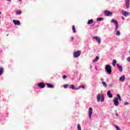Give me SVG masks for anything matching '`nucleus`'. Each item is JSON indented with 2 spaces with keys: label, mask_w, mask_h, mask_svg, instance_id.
<instances>
[{
  "label": "nucleus",
  "mask_w": 130,
  "mask_h": 130,
  "mask_svg": "<svg viewBox=\"0 0 130 130\" xmlns=\"http://www.w3.org/2000/svg\"><path fill=\"white\" fill-rule=\"evenodd\" d=\"M96 99L98 102H100V101H101V102H103L105 99L104 95L103 94V93L98 94L96 95Z\"/></svg>",
  "instance_id": "1"
},
{
  "label": "nucleus",
  "mask_w": 130,
  "mask_h": 130,
  "mask_svg": "<svg viewBox=\"0 0 130 130\" xmlns=\"http://www.w3.org/2000/svg\"><path fill=\"white\" fill-rule=\"evenodd\" d=\"M106 71L108 75H111V66L109 64L106 65Z\"/></svg>",
  "instance_id": "2"
},
{
  "label": "nucleus",
  "mask_w": 130,
  "mask_h": 130,
  "mask_svg": "<svg viewBox=\"0 0 130 130\" xmlns=\"http://www.w3.org/2000/svg\"><path fill=\"white\" fill-rule=\"evenodd\" d=\"M92 113H93V108H92V107H89L88 110V116L89 117V119H91V117L92 116Z\"/></svg>",
  "instance_id": "3"
},
{
  "label": "nucleus",
  "mask_w": 130,
  "mask_h": 130,
  "mask_svg": "<svg viewBox=\"0 0 130 130\" xmlns=\"http://www.w3.org/2000/svg\"><path fill=\"white\" fill-rule=\"evenodd\" d=\"M73 55L75 58H77V57H79V56L81 55V52H80V51L75 52L73 54Z\"/></svg>",
  "instance_id": "4"
},
{
  "label": "nucleus",
  "mask_w": 130,
  "mask_h": 130,
  "mask_svg": "<svg viewBox=\"0 0 130 130\" xmlns=\"http://www.w3.org/2000/svg\"><path fill=\"white\" fill-rule=\"evenodd\" d=\"M113 101L115 106H118V105H119V103H118V99H117V98H115L113 100Z\"/></svg>",
  "instance_id": "5"
},
{
  "label": "nucleus",
  "mask_w": 130,
  "mask_h": 130,
  "mask_svg": "<svg viewBox=\"0 0 130 130\" xmlns=\"http://www.w3.org/2000/svg\"><path fill=\"white\" fill-rule=\"evenodd\" d=\"M111 22H112V23H114V24H115L116 30L117 29H118V22H117V20H116L115 19H113L111 20Z\"/></svg>",
  "instance_id": "6"
},
{
  "label": "nucleus",
  "mask_w": 130,
  "mask_h": 130,
  "mask_svg": "<svg viewBox=\"0 0 130 130\" xmlns=\"http://www.w3.org/2000/svg\"><path fill=\"white\" fill-rule=\"evenodd\" d=\"M121 14L124 16V17H127V16H129V12L127 11H124V10H122L121 11Z\"/></svg>",
  "instance_id": "7"
},
{
  "label": "nucleus",
  "mask_w": 130,
  "mask_h": 130,
  "mask_svg": "<svg viewBox=\"0 0 130 130\" xmlns=\"http://www.w3.org/2000/svg\"><path fill=\"white\" fill-rule=\"evenodd\" d=\"M93 39H95L96 42H98L99 44H100V43H101V39H100V37L94 36L93 37Z\"/></svg>",
  "instance_id": "8"
},
{
  "label": "nucleus",
  "mask_w": 130,
  "mask_h": 130,
  "mask_svg": "<svg viewBox=\"0 0 130 130\" xmlns=\"http://www.w3.org/2000/svg\"><path fill=\"white\" fill-rule=\"evenodd\" d=\"M110 15H112V12L107 10L105 11V16L106 17H108V16H110Z\"/></svg>",
  "instance_id": "9"
},
{
  "label": "nucleus",
  "mask_w": 130,
  "mask_h": 130,
  "mask_svg": "<svg viewBox=\"0 0 130 130\" xmlns=\"http://www.w3.org/2000/svg\"><path fill=\"white\" fill-rule=\"evenodd\" d=\"M129 2H130V0H125V7L126 9H128V8H129Z\"/></svg>",
  "instance_id": "10"
},
{
  "label": "nucleus",
  "mask_w": 130,
  "mask_h": 130,
  "mask_svg": "<svg viewBox=\"0 0 130 130\" xmlns=\"http://www.w3.org/2000/svg\"><path fill=\"white\" fill-rule=\"evenodd\" d=\"M38 87H39V88H45V84H44V83H39L38 85Z\"/></svg>",
  "instance_id": "11"
},
{
  "label": "nucleus",
  "mask_w": 130,
  "mask_h": 130,
  "mask_svg": "<svg viewBox=\"0 0 130 130\" xmlns=\"http://www.w3.org/2000/svg\"><path fill=\"white\" fill-rule=\"evenodd\" d=\"M107 95L108 97H109V98H112V97H113V95H112V94L110 92V90L108 91V92L107 93Z\"/></svg>",
  "instance_id": "12"
},
{
  "label": "nucleus",
  "mask_w": 130,
  "mask_h": 130,
  "mask_svg": "<svg viewBox=\"0 0 130 130\" xmlns=\"http://www.w3.org/2000/svg\"><path fill=\"white\" fill-rule=\"evenodd\" d=\"M117 30H118V28L116 29V27H115V32H116V36H120V31H119Z\"/></svg>",
  "instance_id": "13"
},
{
  "label": "nucleus",
  "mask_w": 130,
  "mask_h": 130,
  "mask_svg": "<svg viewBox=\"0 0 130 130\" xmlns=\"http://www.w3.org/2000/svg\"><path fill=\"white\" fill-rule=\"evenodd\" d=\"M117 67L120 73H122V67L119 65V64H117Z\"/></svg>",
  "instance_id": "14"
},
{
  "label": "nucleus",
  "mask_w": 130,
  "mask_h": 130,
  "mask_svg": "<svg viewBox=\"0 0 130 130\" xmlns=\"http://www.w3.org/2000/svg\"><path fill=\"white\" fill-rule=\"evenodd\" d=\"M13 22L15 25H17L18 26L20 25V21L19 20H13Z\"/></svg>",
  "instance_id": "15"
},
{
  "label": "nucleus",
  "mask_w": 130,
  "mask_h": 130,
  "mask_svg": "<svg viewBox=\"0 0 130 130\" xmlns=\"http://www.w3.org/2000/svg\"><path fill=\"white\" fill-rule=\"evenodd\" d=\"M125 80V77L124 76V75H123L120 78L119 81H120L121 82H123Z\"/></svg>",
  "instance_id": "16"
},
{
  "label": "nucleus",
  "mask_w": 130,
  "mask_h": 130,
  "mask_svg": "<svg viewBox=\"0 0 130 130\" xmlns=\"http://www.w3.org/2000/svg\"><path fill=\"white\" fill-rule=\"evenodd\" d=\"M99 56H96L95 59L92 60L93 62H96V61H98V60H99Z\"/></svg>",
  "instance_id": "17"
},
{
  "label": "nucleus",
  "mask_w": 130,
  "mask_h": 130,
  "mask_svg": "<svg viewBox=\"0 0 130 130\" xmlns=\"http://www.w3.org/2000/svg\"><path fill=\"white\" fill-rule=\"evenodd\" d=\"M47 88H54L53 85L51 84H47Z\"/></svg>",
  "instance_id": "18"
},
{
  "label": "nucleus",
  "mask_w": 130,
  "mask_h": 130,
  "mask_svg": "<svg viewBox=\"0 0 130 130\" xmlns=\"http://www.w3.org/2000/svg\"><path fill=\"white\" fill-rule=\"evenodd\" d=\"M4 74V68H0V76H2Z\"/></svg>",
  "instance_id": "19"
},
{
  "label": "nucleus",
  "mask_w": 130,
  "mask_h": 130,
  "mask_svg": "<svg viewBox=\"0 0 130 130\" xmlns=\"http://www.w3.org/2000/svg\"><path fill=\"white\" fill-rule=\"evenodd\" d=\"M92 23H93V19L88 20V21L87 22L88 25H91V24H92Z\"/></svg>",
  "instance_id": "20"
},
{
  "label": "nucleus",
  "mask_w": 130,
  "mask_h": 130,
  "mask_svg": "<svg viewBox=\"0 0 130 130\" xmlns=\"http://www.w3.org/2000/svg\"><path fill=\"white\" fill-rule=\"evenodd\" d=\"M102 84L103 85L104 87H105V88H107V84L106 82L103 81L102 82Z\"/></svg>",
  "instance_id": "21"
},
{
  "label": "nucleus",
  "mask_w": 130,
  "mask_h": 130,
  "mask_svg": "<svg viewBox=\"0 0 130 130\" xmlns=\"http://www.w3.org/2000/svg\"><path fill=\"white\" fill-rule=\"evenodd\" d=\"M80 88H82L83 89H85V85H80V86H79L77 87V90H79V89H80Z\"/></svg>",
  "instance_id": "22"
},
{
  "label": "nucleus",
  "mask_w": 130,
  "mask_h": 130,
  "mask_svg": "<svg viewBox=\"0 0 130 130\" xmlns=\"http://www.w3.org/2000/svg\"><path fill=\"white\" fill-rule=\"evenodd\" d=\"M103 18L102 17H99L96 19V21L98 22H100V21H103Z\"/></svg>",
  "instance_id": "23"
},
{
  "label": "nucleus",
  "mask_w": 130,
  "mask_h": 130,
  "mask_svg": "<svg viewBox=\"0 0 130 130\" xmlns=\"http://www.w3.org/2000/svg\"><path fill=\"white\" fill-rule=\"evenodd\" d=\"M72 30H73V33H76V27H75V25H73L72 26Z\"/></svg>",
  "instance_id": "24"
},
{
  "label": "nucleus",
  "mask_w": 130,
  "mask_h": 130,
  "mask_svg": "<svg viewBox=\"0 0 130 130\" xmlns=\"http://www.w3.org/2000/svg\"><path fill=\"white\" fill-rule=\"evenodd\" d=\"M113 66L115 67V65L116 64V60L114 59L113 60V63H112Z\"/></svg>",
  "instance_id": "25"
},
{
  "label": "nucleus",
  "mask_w": 130,
  "mask_h": 130,
  "mask_svg": "<svg viewBox=\"0 0 130 130\" xmlns=\"http://www.w3.org/2000/svg\"><path fill=\"white\" fill-rule=\"evenodd\" d=\"M16 15H21L22 14V11H16Z\"/></svg>",
  "instance_id": "26"
},
{
  "label": "nucleus",
  "mask_w": 130,
  "mask_h": 130,
  "mask_svg": "<svg viewBox=\"0 0 130 130\" xmlns=\"http://www.w3.org/2000/svg\"><path fill=\"white\" fill-rule=\"evenodd\" d=\"M77 129L82 130V128H81V125L80 124H78L77 125Z\"/></svg>",
  "instance_id": "27"
},
{
  "label": "nucleus",
  "mask_w": 130,
  "mask_h": 130,
  "mask_svg": "<svg viewBox=\"0 0 130 130\" xmlns=\"http://www.w3.org/2000/svg\"><path fill=\"white\" fill-rule=\"evenodd\" d=\"M117 99L119 100V101H121V98L120 97V95H119V94H117Z\"/></svg>",
  "instance_id": "28"
},
{
  "label": "nucleus",
  "mask_w": 130,
  "mask_h": 130,
  "mask_svg": "<svg viewBox=\"0 0 130 130\" xmlns=\"http://www.w3.org/2000/svg\"><path fill=\"white\" fill-rule=\"evenodd\" d=\"M70 88L71 89H75V85H74L73 84H72L70 85Z\"/></svg>",
  "instance_id": "29"
},
{
  "label": "nucleus",
  "mask_w": 130,
  "mask_h": 130,
  "mask_svg": "<svg viewBox=\"0 0 130 130\" xmlns=\"http://www.w3.org/2000/svg\"><path fill=\"white\" fill-rule=\"evenodd\" d=\"M69 86V84H64L63 87L64 89H67L68 88V86Z\"/></svg>",
  "instance_id": "30"
},
{
  "label": "nucleus",
  "mask_w": 130,
  "mask_h": 130,
  "mask_svg": "<svg viewBox=\"0 0 130 130\" xmlns=\"http://www.w3.org/2000/svg\"><path fill=\"white\" fill-rule=\"evenodd\" d=\"M115 127L116 129H117V130H120V129L119 128L118 126H117L116 125H115Z\"/></svg>",
  "instance_id": "31"
},
{
  "label": "nucleus",
  "mask_w": 130,
  "mask_h": 130,
  "mask_svg": "<svg viewBox=\"0 0 130 130\" xmlns=\"http://www.w3.org/2000/svg\"><path fill=\"white\" fill-rule=\"evenodd\" d=\"M128 104H129V103H128L127 102L124 103V105H128Z\"/></svg>",
  "instance_id": "32"
},
{
  "label": "nucleus",
  "mask_w": 130,
  "mask_h": 130,
  "mask_svg": "<svg viewBox=\"0 0 130 130\" xmlns=\"http://www.w3.org/2000/svg\"><path fill=\"white\" fill-rule=\"evenodd\" d=\"M127 60L128 61V62H130V56L127 58Z\"/></svg>",
  "instance_id": "33"
},
{
  "label": "nucleus",
  "mask_w": 130,
  "mask_h": 130,
  "mask_svg": "<svg viewBox=\"0 0 130 130\" xmlns=\"http://www.w3.org/2000/svg\"><path fill=\"white\" fill-rule=\"evenodd\" d=\"M63 79H67V76H66V75H64V76H63Z\"/></svg>",
  "instance_id": "34"
},
{
  "label": "nucleus",
  "mask_w": 130,
  "mask_h": 130,
  "mask_svg": "<svg viewBox=\"0 0 130 130\" xmlns=\"http://www.w3.org/2000/svg\"><path fill=\"white\" fill-rule=\"evenodd\" d=\"M74 41V38L73 37H71V41Z\"/></svg>",
  "instance_id": "35"
},
{
  "label": "nucleus",
  "mask_w": 130,
  "mask_h": 130,
  "mask_svg": "<svg viewBox=\"0 0 130 130\" xmlns=\"http://www.w3.org/2000/svg\"><path fill=\"white\" fill-rule=\"evenodd\" d=\"M101 80L102 81V82H104V80H103V78H101Z\"/></svg>",
  "instance_id": "36"
},
{
  "label": "nucleus",
  "mask_w": 130,
  "mask_h": 130,
  "mask_svg": "<svg viewBox=\"0 0 130 130\" xmlns=\"http://www.w3.org/2000/svg\"><path fill=\"white\" fill-rule=\"evenodd\" d=\"M116 116H118V114H117V113H115Z\"/></svg>",
  "instance_id": "37"
},
{
  "label": "nucleus",
  "mask_w": 130,
  "mask_h": 130,
  "mask_svg": "<svg viewBox=\"0 0 130 130\" xmlns=\"http://www.w3.org/2000/svg\"><path fill=\"white\" fill-rule=\"evenodd\" d=\"M6 1H7V2H12V1L11 0H6Z\"/></svg>",
  "instance_id": "38"
},
{
  "label": "nucleus",
  "mask_w": 130,
  "mask_h": 130,
  "mask_svg": "<svg viewBox=\"0 0 130 130\" xmlns=\"http://www.w3.org/2000/svg\"><path fill=\"white\" fill-rule=\"evenodd\" d=\"M122 20H124V17H122Z\"/></svg>",
  "instance_id": "39"
},
{
  "label": "nucleus",
  "mask_w": 130,
  "mask_h": 130,
  "mask_svg": "<svg viewBox=\"0 0 130 130\" xmlns=\"http://www.w3.org/2000/svg\"><path fill=\"white\" fill-rule=\"evenodd\" d=\"M0 15H2V12H0Z\"/></svg>",
  "instance_id": "40"
},
{
  "label": "nucleus",
  "mask_w": 130,
  "mask_h": 130,
  "mask_svg": "<svg viewBox=\"0 0 130 130\" xmlns=\"http://www.w3.org/2000/svg\"><path fill=\"white\" fill-rule=\"evenodd\" d=\"M90 69H92V66H90Z\"/></svg>",
  "instance_id": "41"
},
{
  "label": "nucleus",
  "mask_w": 130,
  "mask_h": 130,
  "mask_svg": "<svg viewBox=\"0 0 130 130\" xmlns=\"http://www.w3.org/2000/svg\"><path fill=\"white\" fill-rule=\"evenodd\" d=\"M7 36H9V34H7Z\"/></svg>",
  "instance_id": "42"
},
{
  "label": "nucleus",
  "mask_w": 130,
  "mask_h": 130,
  "mask_svg": "<svg viewBox=\"0 0 130 130\" xmlns=\"http://www.w3.org/2000/svg\"><path fill=\"white\" fill-rule=\"evenodd\" d=\"M19 2H21V1H22V0H18Z\"/></svg>",
  "instance_id": "43"
},
{
  "label": "nucleus",
  "mask_w": 130,
  "mask_h": 130,
  "mask_svg": "<svg viewBox=\"0 0 130 130\" xmlns=\"http://www.w3.org/2000/svg\"><path fill=\"white\" fill-rule=\"evenodd\" d=\"M95 70H97V68H95Z\"/></svg>",
  "instance_id": "44"
},
{
  "label": "nucleus",
  "mask_w": 130,
  "mask_h": 130,
  "mask_svg": "<svg viewBox=\"0 0 130 130\" xmlns=\"http://www.w3.org/2000/svg\"><path fill=\"white\" fill-rule=\"evenodd\" d=\"M95 24H94L93 25V26H94Z\"/></svg>",
  "instance_id": "45"
}]
</instances>
